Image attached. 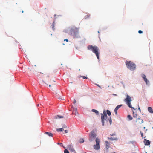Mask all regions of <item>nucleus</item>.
<instances>
[{
    "mask_svg": "<svg viewBox=\"0 0 153 153\" xmlns=\"http://www.w3.org/2000/svg\"><path fill=\"white\" fill-rule=\"evenodd\" d=\"M64 41H66V42H68V39H65L64 40Z\"/></svg>",
    "mask_w": 153,
    "mask_h": 153,
    "instance_id": "nucleus-34",
    "label": "nucleus"
},
{
    "mask_svg": "<svg viewBox=\"0 0 153 153\" xmlns=\"http://www.w3.org/2000/svg\"><path fill=\"white\" fill-rule=\"evenodd\" d=\"M138 33H139V34H141V33H143V31H141V30H139L138 31Z\"/></svg>",
    "mask_w": 153,
    "mask_h": 153,
    "instance_id": "nucleus-33",
    "label": "nucleus"
},
{
    "mask_svg": "<svg viewBox=\"0 0 153 153\" xmlns=\"http://www.w3.org/2000/svg\"><path fill=\"white\" fill-rule=\"evenodd\" d=\"M143 122V120L141 119L140 117L138 118L136 120V125L137 126H139Z\"/></svg>",
    "mask_w": 153,
    "mask_h": 153,
    "instance_id": "nucleus-7",
    "label": "nucleus"
},
{
    "mask_svg": "<svg viewBox=\"0 0 153 153\" xmlns=\"http://www.w3.org/2000/svg\"><path fill=\"white\" fill-rule=\"evenodd\" d=\"M148 110L149 112L151 113H153V110L152 107H148Z\"/></svg>",
    "mask_w": 153,
    "mask_h": 153,
    "instance_id": "nucleus-14",
    "label": "nucleus"
},
{
    "mask_svg": "<svg viewBox=\"0 0 153 153\" xmlns=\"http://www.w3.org/2000/svg\"><path fill=\"white\" fill-rule=\"evenodd\" d=\"M107 118V116L106 114V113L105 110L103 111V114H101V119L102 124L103 126L104 125V121Z\"/></svg>",
    "mask_w": 153,
    "mask_h": 153,
    "instance_id": "nucleus-5",
    "label": "nucleus"
},
{
    "mask_svg": "<svg viewBox=\"0 0 153 153\" xmlns=\"http://www.w3.org/2000/svg\"><path fill=\"white\" fill-rule=\"evenodd\" d=\"M57 144H62V143H57Z\"/></svg>",
    "mask_w": 153,
    "mask_h": 153,
    "instance_id": "nucleus-38",
    "label": "nucleus"
},
{
    "mask_svg": "<svg viewBox=\"0 0 153 153\" xmlns=\"http://www.w3.org/2000/svg\"><path fill=\"white\" fill-rule=\"evenodd\" d=\"M45 133L48 135L49 136H53V134L49 132H45Z\"/></svg>",
    "mask_w": 153,
    "mask_h": 153,
    "instance_id": "nucleus-17",
    "label": "nucleus"
},
{
    "mask_svg": "<svg viewBox=\"0 0 153 153\" xmlns=\"http://www.w3.org/2000/svg\"><path fill=\"white\" fill-rule=\"evenodd\" d=\"M141 76L142 77V78L143 79L144 81L147 84H148V83H149V81L147 80V79L146 78V76L144 74H142L141 75Z\"/></svg>",
    "mask_w": 153,
    "mask_h": 153,
    "instance_id": "nucleus-8",
    "label": "nucleus"
},
{
    "mask_svg": "<svg viewBox=\"0 0 153 153\" xmlns=\"http://www.w3.org/2000/svg\"><path fill=\"white\" fill-rule=\"evenodd\" d=\"M47 77H48V78H49V76H47Z\"/></svg>",
    "mask_w": 153,
    "mask_h": 153,
    "instance_id": "nucleus-43",
    "label": "nucleus"
},
{
    "mask_svg": "<svg viewBox=\"0 0 153 153\" xmlns=\"http://www.w3.org/2000/svg\"><path fill=\"white\" fill-rule=\"evenodd\" d=\"M76 110V109H75V110H74L73 111V113L74 114V112H75V115H76V114H77V112Z\"/></svg>",
    "mask_w": 153,
    "mask_h": 153,
    "instance_id": "nucleus-25",
    "label": "nucleus"
},
{
    "mask_svg": "<svg viewBox=\"0 0 153 153\" xmlns=\"http://www.w3.org/2000/svg\"><path fill=\"white\" fill-rule=\"evenodd\" d=\"M105 145L106 146V149H108L110 146V144L107 141H105Z\"/></svg>",
    "mask_w": 153,
    "mask_h": 153,
    "instance_id": "nucleus-15",
    "label": "nucleus"
},
{
    "mask_svg": "<svg viewBox=\"0 0 153 153\" xmlns=\"http://www.w3.org/2000/svg\"><path fill=\"white\" fill-rule=\"evenodd\" d=\"M126 97L124 100V101L129 108H133L131 103V97L127 94H126Z\"/></svg>",
    "mask_w": 153,
    "mask_h": 153,
    "instance_id": "nucleus-4",
    "label": "nucleus"
},
{
    "mask_svg": "<svg viewBox=\"0 0 153 153\" xmlns=\"http://www.w3.org/2000/svg\"><path fill=\"white\" fill-rule=\"evenodd\" d=\"M106 112H107V114H108V115L110 116L111 115V112H110V111L109 110H107L106 111Z\"/></svg>",
    "mask_w": 153,
    "mask_h": 153,
    "instance_id": "nucleus-21",
    "label": "nucleus"
},
{
    "mask_svg": "<svg viewBox=\"0 0 153 153\" xmlns=\"http://www.w3.org/2000/svg\"><path fill=\"white\" fill-rule=\"evenodd\" d=\"M75 103H76V100H75L74 99V104H75Z\"/></svg>",
    "mask_w": 153,
    "mask_h": 153,
    "instance_id": "nucleus-36",
    "label": "nucleus"
},
{
    "mask_svg": "<svg viewBox=\"0 0 153 153\" xmlns=\"http://www.w3.org/2000/svg\"><path fill=\"white\" fill-rule=\"evenodd\" d=\"M140 133L141 137H142L143 138V133L141 131H140Z\"/></svg>",
    "mask_w": 153,
    "mask_h": 153,
    "instance_id": "nucleus-30",
    "label": "nucleus"
},
{
    "mask_svg": "<svg viewBox=\"0 0 153 153\" xmlns=\"http://www.w3.org/2000/svg\"><path fill=\"white\" fill-rule=\"evenodd\" d=\"M138 109L139 110H140V107H139Z\"/></svg>",
    "mask_w": 153,
    "mask_h": 153,
    "instance_id": "nucleus-40",
    "label": "nucleus"
},
{
    "mask_svg": "<svg viewBox=\"0 0 153 153\" xmlns=\"http://www.w3.org/2000/svg\"><path fill=\"white\" fill-rule=\"evenodd\" d=\"M95 141L96 142V144L100 146V140L97 137L96 138Z\"/></svg>",
    "mask_w": 153,
    "mask_h": 153,
    "instance_id": "nucleus-12",
    "label": "nucleus"
},
{
    "mask_svg": "<svg viewBox=\"0 0 153 153\" xmlns=\"http://www.w3.org/2000/svg\"><path fill=\"white\" fill-rule=\"evenodd\" d=\"M22 13H23V11H22Z\"/></svg>",
    "mask_w": 153,
    "mask_h": 153,
    "instance_id": "nucleus-46",
    "label": "nucleus"
},
{
    "mask_svg": "<svg viewBox=\"0 0 153 153\" xmlns=\"http://www.w3.org/2000/svg\"><path fill=\"white\" fill-rule=\"evenodd\" d=\"M133 108V109H134V108Z\"/></svg>",
    "mask_w": 153,
    "mask_h": 153,
    "instance_id": "nucleus-48",
    "label": "nucleus"
},
{
    "mask_svg": "<svg viewBox=\"0 0 153 153\" xmlns=\"http://www.w3.org/2000/svg\"><path fill=\"white\" fill-rule=\"evenodd\" d=\"M145 128H145V127H144L143 128H144V129H145Z\"/></svg>",
    "mask_w": 153,
    "mask_h": 153,
    "instance_id": "nucleus-41",
    "label": "nucleus"
},
{
    "mask_svg": "<svg viewBox=\"0 0 153 153\" xmlns=\"http://www.w3.org/2000/svg\"><path fill=\"white\" fill-rule=\"evenodd\" d=\"M96 134L94 131H92L90 133L89 137V140L91 142L94 140L95 137L96 136Z\"/></svg>",
    "mask_w": 153,
    "mask_h": 153,
    "instance_id": "nucleus-6",
    "label": "nucleus"
},
{
    "mask_svg": "<svg viewBox=\"0 0 153 153\" xmlns=\"http://www.w3.org/2000/svg\"><path fill=\"white\" fill-rule=\"evenodd\" d=\"M108 139H109V140H117L116 138H113L112 137H111V138L108 137Z\"/></svg>",
    "mask_w": 153,
    "mask_h": 153,
    "instance_id": "nucleus-24",
    "label": "nucleus"
},
{
    "mask_svg": "<svg viewBox=\"0 0 153 153\" xmlns=\"http://www.w3.org/2000/svg\"><path fill=\"white\" fill-rule=\"evenodd\" d=\"M63 116H62L57 115L55 117V118L56 119H60L63 118Z\"/></svg>",
    "mask_w": 153,
    "mask_h": 153,
    "instance_id": "nucleus-16",
    "label": "nucleus"
},
{
    "mask_svg": "<svg viewBox=\"0 0 153 153\" xmlns=\"http://www.w3.org/2000/svg\"><path fill=\"white\" fill-rule=\"evenodd\" d=\"M110 123V124H111V123H112V120H111V117H110V118L108 119Z\"/></svg>",
    "mask_w": 153,
    "mask_h": 153,
    "instance_id": "nucleus-26",
    "label": "nucleus"
},
{
    "mask_svg": "<svg viewBox=\"0 0 153 153\" xmlns=\"http://www.w3.org/2000/svg\"><path fill=\"white\" fill-rule=\"evenodd\" d=\"M141 76L142 77V78L143 79L144 81L147 84H148V83H149V81L147 80V79L146 78V76L144 74H142L141 75Z\"/></svg>",
    "mask_w": 153,
    "mask_h": 153,
    "instance_id": "nucleus-9",
    "label": "nucleus"
},
{
    "mask_svg": "<svg viewBox=\"0 0 153 153\" xmlns=\"http://www.w3.org/2000/svg\"><path fill=\"white\" fill-rule=\"evenodd\" d=\"M37 106H39V104H38L37 105Z\"/></svg>",
    "mask_w": 153,
    "mask_h": 153,
    "instance_id": "nucleus-44",
    "label": "nucleus"
},
{
    "mask_svg": "<svg viewBox=\"0 0 153 153\" xmlns=\"http://www.w3.org/2000/svg\"><path fill=\"white\" fill-rule=\"evenodd\" d=\"M87 49L88 50H91L93 53L95 54L98 59H99V49L97 46H93L92 45H89L88 46Z\"/></svg>",
    "mask_w": 153,
    "mask_h": 153,
    "instance_id": "nucleus-1",
    "label": "nucleus"
},
{
    "mask_svg": "<svg viewBox=\"0 0 153 153\" xmlns=\"http://www.w3.org/2000/svg\"><path fill=\"white\" fill-rule=\"evenodd\" d=\"M64 153H69V151H68V150L67 149H65L64 150Z\"/></svg>",
    "mask_w": 153,
    "mask_h": 153,
    "instance_id": "nucleus-28",
    "label": "nucleus"
},
{
    "mask_svg": "<svg viewBox=\"0 0 153 153\" xmlns=\"http://www.w3.org/2000/svg\"><path fill=\"white\" fill-rule=\"evenodd\" d=\"M64 131V129L63 128H58L56 129V131L58 132H61L63 131Z\"/></svg>",
    "mask_w": 153,
    "mask_h": 153,
    "instance_id": "nucleus-18",
    "label": "nucleus"
},
{
    "mask_svg": "<svg viewBox=\"0 0 153 153\" xmlns=\"http://www.w3.org/2000/svg\"><path fill=\"white\" fill-rule=\"evenodd\" d=\"M114 112H115V113L116 114V115H117V110L115 109H114Z\"/></svg>",
    "mask_w": 153,
    "mask_h": 153,
    "instance_id": "nucleus-31",
    "label": "nucleus"
},
{
    "mask_svg": "<svg viewBox=\"0 0 153 153\" xmlns=\"http://www.w3.org/2000/svg\"><path fill=\"white\" fill-rule=\"evenodd\" d=\"M126 64L127 67L131 70L133 71L136 69V65L131 61H126Z\"/></svg>",
    "mask_w": 153,
    "mask_h": 153,
    "instance_id": "nucleus-2",
    "label": "nucleus"
},
{
    "mask_svg": "<svg viewBox=\"0 0 153 153\" xmlns=\"http://www.w3.org/2000/svg\"><path fill=\"white\" fill-rule=\"evenodd\" d=\"M82 77H83L84 79H87V77L85 76H83Z\"/></svg>",
    "mask_w": 153,
    "mask_h": 153,
    "instance_id": "nucleus-32",
    "label": "nucleus"
},
{
    "mask_svg": "<svg viewBox=\"0 0 153 153\" xmlns=\"http://www.w3.org/2000/svg\"><path fill=\"white\" fill-rule=\"evenodd\" d=\"M133 108V109H134V108Z\"/></svg>",
    "mask_w": 153,
    "mask_h": 153,
    "instance_id": "nucleus-49",
    "label": "nucleus"
},
{
    "mask_svg": "<svg viewBox=\"0 0 153 153\" xmlns=\"http://www.w3.org/2000/svg\"><path fill=\"white\" fill-rule=\"evenodd\" d=\"M79 29L76 27L72 28L71 30V34L74 38L77 37L79 36Z\"/></svg>",
    "mask_w": 153,
    "mask_h": 153,
    "instance_id": "nucleus-3",
    "label": "nucleus"
},
{
    "mask_svg": "<svg viewBox=\"0 0 153 153\" xmlns=\"http://www.w3.org/2000/svg\"><path fill=\"white\" fill-rule=\"evenodd\" d=\"M113 95L115 96H117V95L115 94H113Z\"/></svg>",
    "mask_w": 153,
    "mask_h": 153,
    "instance_id": "nucleus-39",
    "label": "nucleus"
},
{
    "mask_svg": "<svg viewBox=\"0 0 153 153\" xmlns=\"http://www.w3.org/2000/svg\"><path fill=\"white\" fill-rule=\"evenodd\" d=\"M65 133H67L68 132V131L67 130H65Z\"/></svg>",
    "mask_w": 153,
    "mask_h": 153,
    "instance_id": "nucleus-35",
    "label": "nucleus"
},
{
    "mask_svg": "<svg viewBox=\"0 0 153 153\" xmlns=\"http://www.w3.org/2000/svg\"><path fill=\"white\" fill-rule=\"evenodd\" d=\"M59 98V99H61V98H59H59Z\"/></svg>",
    "mask_w": 153,
    "mask_h": 153,
    "instance_id": "nucleus-45",
    "label": "nucleus"
},
{
    "mask_svg": "<svg viewBox=\"0 0 153 153\" xmlns=\"http://www.w3.org/2000/svg\"><path fill=\"white\" fill-rule=\"evenodd\" d=\"M68 148L70 150L71 152H74L75 151L74 148L71 145H69L68 146Z\"/></svg>",
    "mask_w": 153,
    "mask_h": 153,
    "instance_id": "nucleus-10",
    "label": "nucleus"
},
{
    "mask_svg": "<svg viewBox=\"0 0 153 153\" xmlns=\"http://www.w3.org/2000/svg\"><path fill=\"white\" fill-rule=\"evenodd\" d=\"M80 143H82L84 142V140L83 139H80Z\"/></svg>",
    "mask_w": 153,
    "mask_h": 153,
    "instance_id": "nucleus-27",
    "label": "nucleus"
},
{
    "mask_svg": "<svg viewBox=\"0 0 153 153\" xmlns=\"http://www.w3.org/2000/svg\"><path fill=\"white\" fill-rule=\"evenodd\" d=\"M152 128L153 129V127H152Z\"/></svg>",
    "mask_w": 153,
    "mask_h": 153,
    "instance_id": "nucleus-51",
    "label": "nucleus"
},
{
    "mask_svg": "<svg viewBox=\"0 0 153 153\" xmlns=\"http://www.w3.org/2000/svg\"><path fill=\"white\" fill-rule=\"evenodd\" d=\"M55 23L54 22H53V23H52V25H51V26H52V28L53 29V30H54V25H55Z\"/></svg>",
    "mask_w": 153,
    "mask_h": 153,
    "instance_id": "nucleus-22",
    "label": "nucleus"
},
{
    "mask_svg": "<svg viewBox=\"0 0 153 153\" xmlns=\"http://www.w3.org/2000/svg\"><path fill=\"white\" fill-rule=\"evenodd\" d=\"M133 117H136L137 116V114H134V112H133Z\"/></svg>",
    "mask_w": 153,
    "mask_h": 153,
    "instance_id": "nucleus-29",
    "label": "nucleus"
},
{
    "mask_svg": "<svg viewBox=\"0 0 153 153\" xmlns=\"http://www.w3.org/2000/svg\"><path fill=\"white\" fill-rule=\"evenodd\" d=\"M66 126L65 125H64L63 126V127H64V128H65V127H66Z\"/></svg>",
    "mask_w": 153,
    "mask_h": 153,
    "instance_id": "nucleus-37",
    "label": "nucleus"
},
{
    "mask_svg": "<svg viewBox=\"0 0 153 153\" xmlns=\"http://www.w3.org/2000/svg\"><path fill=\"white\" fill-rule=\"evenodd\" d=\"M94 148L96 150H98L100 148V145L97 144L94 145L93 146Z\"/></svg>",
    "mask_w": 153,
    "mask_h": 153,
    "instance_id": "nucleus-13",
    "label": "nucleus"
},
{
    "mask_svg": "<svg viewBox=\"0 0 153 153\" xmlns=\"http://www.w3.org/2000/svg\"><path fill=\"white\" fill-rule=\"evenodd\" d=\"M127 117L130 120H131L132 119V117L130 115H128Z\"/></svg>",
    "mask_w": 153,
    "mask_h": 153,
    "instance_id": "nucleus-23",
    "label": "nucleus"
},
{
    "mask_svg": "<svg viewBox=\"0 0 153 153\" xmlns=\"http://www.w3.org/2000/svg\"><path fill=\"white\" fill-rule=\"evenodd\" d=\"M51 86V85H49V87H50Z\"/></svg>",
    "mask_w": 153,
    "mask_h": 153,
    "instance_id": "nucleus-42",
    "label": "nucleus"
},
{
    "mask_svg": "<svg viewBox=\"0 0 153 153\" xmlns=\"http://www.w3.org/2000/svg\"><path fill=\"white\" fill-rule=\"evenodd\" d=\"M122 105H118L116 107L115 109L117 110Z\"/></svg>",
    "mask_w": 153,
    "mask_h": 153,
    "instance_id": "nucleus-20",
    "label": "nucleus"
},
{
    "mask_svg": "<svg viewBox=\"0 0 153 153\" xmlns=\"http://www.w3.org/2000/svg\"><path fill=\"white\" fill-rule=\"evenodd\" d=\"M92 111L93 112H95L97 114H99V113L98 111L96 110H95L94 109H93L92 110Z\"/></svg>",
    "mask_w": 153,
    "mask_h": 153,
    "instance_id": "nucleus-19",
    "label": "nucleus"
},
{
    "mask_svg": "<svg viewBox=\"0 0 153 153\" xmlns=\"http://www.w3.org/2000/svg\"><path fill=\"white\" fill-rule=\"evenodd\" d=\"M85 153H86L85 152Z\"/></svg>",
    "mask_w": 153,
    "mask_h": 153,
    "instance_id": "nucleus-52",
    "label": "nucleus"
},
{
    "mask_svg": "<svg viewBox=\"0 0 153 153\" xmlns=\"http://www.w3.org/2000/svg\"><path fill=\"white\" fill-rule=\"evenodd\" d=\"M53 82H54V81H53Z\"/></svg>",
    "mask_w": 153,
    "mask_h": 153,
    "instance_id": "nucleus-47",
    "label": "nucleus"
},
{
    "mask_svg": "<svg viewBox=\"0 0 153 153\" xmlns=\"http://www.w3.org/2000/svg\"><path fill=\"white\" fill-rule=\"evenodd\" d=\"M144 142L145 145H149L150 143V141L149 140H148L146 139H144Z\"/></svg>",
    "mask_w": 153,
    "mask_h": 153,
    "instance_id": "nucleus-11",
    "label": "nucleus"
},
{
    "mask_svg": "<svg viewBox=\"0 0 153 153\" xmlns=\"http://www.w3.org/2000/svg\"><path fill=\"white\" fill-rule=\"evenodd\" d=\"M113 153H116V152H114Z\"/></svg>",
    "mask_w": 153,
    "mask_h": 153,
    "instance_id": "nucleus-50",
    "label": "nucleus"
}]
</instances>
